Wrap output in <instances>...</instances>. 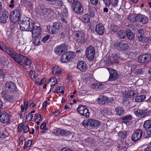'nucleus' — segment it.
Wrapping results in <instances>:
<instances>
[{"mask_svg": "<svg viewBox=\"0 0 151 151\" xmlns=\"http://www.w3.org/2000/svg\"><path fill=\"white\" fill-rule=\"evenodd\" d=\"M33 22L32 19L28 17L24 18L20 24V28L22 31H32Z\"/></svg>", "mask_w": 151, "mask_h": 151, "instance_id": "1", "label": "nucleus"}, {"mask_svg": "<svg viewBox=\"0 0 151 151\" xmlns=\"http://www.w3.org/2000/svg\"><path fill=\"white\" fill-rule=\"evenodd\" d=\"M20 10H14L10 13V18L12 23H15L18 21L20 15Z\"/></svg>", "mask_w": 151, "mask_h": 151, "instance_id": "2", "label": "nucleus"}, {"mask_svg": "<svg viewBox=\"0 0 151 151\" xmlns=\"http://www.w3.org/2000/svg\"><path fill=\"white\" fill-rule=\"evenodd\" d=\"M86 56L89 60H92L93 59L95 56V50L93 46H88L86 50Z\"/></svg>", "mask_w": 151, "mask_h": 151, "instance_id": "3", "label": "nucleus"}, {"mask_svg": "<svg viewBox=\"0 0 151 151\" xmlns=\"http://www.w3.org/2000/svg\"><path fill=\"white\" fill-rule=\"evenodd\" d=\"M71 7L73 10L78 14H81L83 11L82 5L80 2L78 1L74 4H72Z\"/></svg>", "mask_w": 151, "mask_h": 151, "instance_id": "4", "label": "nucleus"}, {"mask_svg": "<svg viewBox=\"0 0 151 151\" xmlns=\"http://www.w3.org/2000/svg\"><path fill=\"white\" fill-rule=\"evenodd\" d=\"M67 49L68 46L66 44L63 43L57 46L55 48L54 52L56 54L60 55L62 53H64Z\"/></svg>", "mask_w": 151, "mask_h": 151, "instance_id": "5", "label": "nucleus"}, {"mask_svg": "<svg viewBox=\"0 0 151 151\" xmlns=\"http://www.w3.org/2000/svg\"><path fill=\"white\" fill-rule=\"evenodd\" d=\"M137 36L138 40L142 43L148 42L149 40V38L144 36V32L143 29H141L138 31Z\"/></svg>", "mask_w": 151, "mask_h": 151, "instance_id": "6", "label": "nucleus"}, {"mask_svg": "<svg viewBox=\"0 0 151 151\" xmlns=\"http://www.w3.org/2000/svg\"><path fill=\"white\" fill-rule=\"evenodd\" d=\"M77 110L78 112L82 115L86 117L89 116L90 113L86 106L80 105L77 108Z\"/></svg>", "mask_w": 151, "mask_h": 151, "instance_id": "7", "label": "nucleus"}, {"mask_svg": "<svg viewBox=\"0 0 151 151\" xmlns=\"http://www.w3.org/2000/svg\"><path fill=\"white\" fill-rule=\"evenodd\" d=\"M0 120L2 123L9 124L10 123V119L8 114L5 111L1 112Z\"/></svg>", "mask_w": 151, "mask_h": 151, "instance_id": "8", "label": "nucleus"}, {"mask_svg": "<svg viewBox=\"0 0 151 151\" xmlns=\"http://www.w3.org/2000/svg\"><path fill=\"white\" fill-rule=\"evenodd\" d=\"M137 60L140 63L148 62L151 60V55L150 54H147L140 55Z\"/></svg>", "mask_w": 151, "mask_h": 151, "instance_id": "9", "label": "nucleus"}, {"mask_svg": "<svg viewBox=\"0 0 151 151\" xmlns=\"http://www.w3.org/2000/svg\"><path fill=\"white\" fill-rule=\"evenodd\" d=\"M107 69L110 74L108 81H112L116 80L118 77L119 75L118 73L116 70L111 68H108Z\"/></svg>", "mask_w": 151, "mask_h": 151, "instance_id": "10", "label": "nucleus"}, {"mask_svg": "<svg viewBox=\"0 0 151 151\" xmlns=\"http://www.w3.org/2000/svg\"><path fill=\"white\" fill-rule=\"evenodd\" d=\"M142 135V131L140 129H138L135 131L132 134L131 139L132 140L136 142L139 139Z\"/></svg>", "mask_w": 151, "mask_h": 151, "instance_id": "11", "label": "nucleus"}, {"mask_svg": "<svg viewBox=\"0 0 151 151\" xmlns=\"http://www.w3.org/2000/svg\"><path fill=\"white\" fill-rule=\"evenodd\" d=\"M9 13L7 11L3 9L0 12V22L4 23L6 22L8 18Z\"/></svg>", "mask_w": 151, "mask_h": 151, "instance_id": "12", "label": "nucleus"}, {"mask_svg": "<svg viewBox=\"0 0 151 151\" xmlns=\"http://www.w3.org/2000/svg\"><path fill=\"white\" fill-rule=\"evenodd\" d=\"M85 38V36L84 32H78L75 35V39L77 42L79 43L83 42Z\"/></svg>", "mask_w": 151, "mask_h": 151, "instance_id": "13", "label": "nucleus"}, {"mask_svg": "<svg viewBox=\"0 0 151 151\" xmlns=\"http://www.w3.org/2000/svg\"><path fill=\"white\" fill-rule=\"evenodd\" d=\"M6 88H8L11 92L13 93L16 91L17 87L16 84L14 82L9 81L6 82L5 84Z\"/></svg>", "mask_w": 151, "mask_h": 151, "instance_id": "14", "label": "nucleus"}, {"mask_svg": "<svg viewBox=\"0 0 151 151\" xmlns=\"http://www.w3.org/2000/svg\"><path fill=\"white\" fill-rule=\"evenodd\" d=\"M150 112L149 111L137 110L135 111V114L138 117L143 118L148 115Z\"/></svg>", "mask_w": 151, "mask_h": 151, "instance_id": "15", "label": "nucleus"}, {"mask_svg": "<svg viewBox=\"0 0 151 151\" xmlns=\"http://www.w3.org/2000/svg\"><path fill=\"white\" fill-rule=\"evenodd\" d=\"M137 21L143 24L147 23L148 21V18L145 15L138 14L137 15Z\"/></svg>", "mask_w": 151, "mask_h": 151, "instance_id": "16", "label": "nucleus"}, {"mask_svg": "<svg viewBox=\"0 0 151 151\" xmlns=\"http://www.w3.org/2000/svg\"><path fill=\"white\" fill-rule=\"evenodd\" d=\"M62 69L58 66L56 65L52 68V73L55 76H59L61 75Z\"/></svg>", "mask_w": 151, "mask_h": 151, "instance_id": "17", "label": "nucleus"}, {"mask_svg": "<svg viewBox=\"0 0 151 151\" xmlns=\"http://www.w3.org/2000/svg\"><path fill=\"white\" fill-rule=\"evenodd\" d=\"M96 31L99 35H102L104 33V28L102 24H99L96 25Z\"/></svg>", "mask_w": 151, "mask_h": 151, "instance_id": "18", "label": "nucleus"}, {"mask_svg": "<svg viewBox=\"0 0 151 151\" xmlns=\"http://www.w3.org/2000/svg\"><path fill=\"white\" fill-rule=\"evenodd\" d=\"M77 67L81 71L84 72L87 68V64L85 62L81 61L78 63Z\"/></svg>", "mask_w": 151, "mask_h": 151, "instance_id": "19", "label": "nucleus"}, {"mask_svg": "<svg viewBox=\"0 0 151 151\" xmlns=\"http://www.w3.org/2000/svg\"><path fill=\"white\" fill-rule=\"evenodd\" d=\"M117 47L121 50H125L128 48V44L127 43H125L124 41H122L118 42L117 44Z\"/></svg>", "mask_w": 151, "mask_h": 151, "instance_id": "20", "label": "nucleus"}, {"mask_svg": "<svg viewBox=\"0 0 151 151\" xmlns=\"http://www.w3.org/2000/svg\"><path fill=\"white\" fill-rule=\"evenodd\" d=\"M100 125V122L96 120L92 119L91 121L90 128L92 129H96L99 128Z\"/></svg>", "mask_w": 151, "mask_h": 151, "instance_id": "21", "label": "nucleus"}, {"mask_svg": "<svg viewBox=\"0 0 151 151\" xmlns=\"http://www.w3.org/2000/svg\"><path fill=\"white\" fill-rule=\"evenodd\" d=\"M120 56L117 55L112 54L110 57V61L112 64H115L119 63Z\"/></svg>", "mask_w": 151, "mask_h": 151, "instance_id": "22", "label": "nucleus"}, {"mask_svg": "<svg viewBox=\"0 0 151 151\" xmlns=\"http://www.w3.org/2000/svg\"><path fill=\"white\" fill-rule=\"evenodd\" d=\"M32 33L33 35L39 36L41 32V28L40 27L33 26L32 29Z\"/></svg>", "mask_w": 151, "mask_h": 151, "instance_id": "23", "label": "nucleus"}, {"mask_svg": "<svg viewBox=\"0 0 151 151\" xmlns=\"http://www.w3.org/2000/svg\"><path fill=\"white\" fill-rule=\"evenodd\" d=\"M105 5L107 6H109L111 4L114 6L117 5L118 0H103Z\"/></svg>", "mask_w": 151, "mask_h": 151, "instance_id": "24", "label": "nucleus"}, {"mask_svg": "<svg viewBox=\"0 0 151 151\" xmlns=\"http://www.w3.org/2000/svg\"><path fill=\"white\" fill-rule=\"evenodd\" d=\"M19 54L17 55L16 52H14L13 55L11 56V57L13 59L14 61L19 64L21 65H23V63L22 61L20 60L19 57Z\"/></svg>", "mask_w": 151, "mask_h": 151, "instance_id": "25", "label": "nucleus"}, {"mask_svg": "<svg viewBox=\"0 0 151 151\" xmlns=\"http://www.w3.org/2000/svg\"><path fill=\"white\" fill-rule=\"evenodd\" d=\"M132 116L131 115H128L123 117L122 118L123 122L126 124H129L130 121L132 119Z\"/></svg>", "mask_w": 151, "mask_h": 151, "instance_id": "26", "label": "nucleus"}, {"mask_svg": "<svg viewBox=\"0 0 151 151\" xmlns=\"http://www.w3.org/2000/svg\"><path fill=\"white\" fill-rule=\"evenodd\" d=\"M106 96L101 95L98 98L97 102L101 104H104L106 103Z\"/></svg>", "mask_w": 151, "mask_h": 151, "instance_id": "27", "label": "nucleus"}, {"mask_svg": "<svg viewBox=\"0 0 151 151\" xmlns=\"http://www.w3.org/2000/svg\"><path fill=\"white\" fill-rule=\"evenodd\" d=\"M34 117L35 122L37 123V125H38L40 122L42 120L41 114H35Z\"/></svg>", "mask_w": 151, "mask_h": 151, "instance_id": "28", "label": "nucleus"}, {"mask_svg": "<svg viewBox=\"0 0 151 151\" xmlns=\"http://www.w3.org/2000/svg\"><path fill=\"white\" fill-rule=\"evenodd\" d=\"M146 97V96L144 95L137 96L135 98V101L137 102H142L145 99Z\"/></svg>", "mask_w": 151, "mask_h": 151, "instance_id": "29", "label": "nucleus"}, {"mask_svg": "<svg viewBox=\"0 0 151 151\" xmlns=\"http://www.w3.org/2000/svg\"><path fill=\"white\" fill-rule=\"evenodd\" d=\"M3 51H5L10 56H11L14 52L13 50L11 48H9L6 46H4Z\"/></svg>", "mask_w": 151, "mask_h": 151, "instance_id": "30", "label": "nucleus"}, {"mask_svg": "<svg viewBox=\"0 0 151 151\" xmlns=\"http://www.w3.org/2000/svg\"><path fill=\"white\" fill-rule=\"evenodd\" d=\"M115 111L116 114L118 115L122 116L124 114V110L120 107H116L115 109Z\"/></svg>", "mask_w": 151, "mask_h": 151, "instance_id": "31", "label": "nucleus"}, {"mask_svg": "<svg viewBox=\"0 0 151 151\" xmlns=\"http://www.w3.org/2000/svg\"><path fill=\"white\" fill-rule=\"evenodd\" d=\"M47 30L50 33L52 34H56L58 31L57 29L52 26V27L49 26L47 27Z\"/></svg>", "mask_w": 151, "mask_h": 151, "instance_id": "32", "label": "nucleus"}, {"mask_svg": "<svg viewBox=\"0 0 151 151\" xmlns=\"http://www.w3.org/2000/svg\"><path fill=\"white\" fill-rule=\"evenodd\" d=\"M82 20L84 23H88L90 20V16L88 14H86L82 17Z\"/></svg>", "mask_w": 151, "mask_h": 151, "instance_id": "33", "label": "nucleus"}, {"mask_svg": "<svg viewBox=\"0 0 151 151\" xmlns=\"http://www.w3.org/2000/svg\"><path fill=\"white\" fill-rule=\"evenodd\" d=\"M130 40H133L134 37L133 32L130 30H127L126 32V36Z\"/></svg>", "mask_w": 151, "mask_h": 151, "instance_id": "34", "label": "nucleus"}, {"mask_svg": "<svg viewBox=\"0 0 151 151\" xmlns=\"http://www.w3.org/2000/svg\"><path fill=\"white\" fill-rule=\"evenodd\" d=\"M33 43L35 45L38 46L40 45V39L39 36L35 35Z\"/></svg>", "mask_w": 151, "mask_h": 151, "instance_id": "35", "label": "nucleus"}, {"mask_svg": "<svg viewBox=\"0 0 151 151\" xmlns=\"http://www.w3.org/2000/svg\"><path fill=\"white\" fill-rule=\"evenodd\" d=\"M92 121V119H89L84 121L82 123L83 126L85 127H87L89 126L90 127L91 121Z\"/></svg>", "mask_w": 151, "mask_h": 151, "instance_id": "36", "label": "nucleus"}, {"mask_svg": "<svg viewBox=\"0 0 151 151\" xmlns=\"http://www.w3.org/2000/svg\"><path fill=\"white\" fill-rule=\"evenodd\" d=\"M137 15L135 16L134 14H132L128 16V19L131 22H133L137 21Z\"/></svg>", "mask_w": 151, "mask_h": 151, "instance_id": "37", "label": "nucleus"}, {"mask_svg": "<svg viewBox=\"0 0 151 151\" xmlns=\"http://www.w3.org/2000/svg\"><path fill=\"white\" fill-rule=\"evenodd\" d=\"M68 62L70 61L74 57V53L72 52H66Z\"/></svg>", "mask_w": 151, "mask_h": 151, "instance_id": "38", "label": "nucleus"}, {"mask_svg": "<svg viewBox=\"0 0 151 151\" xmlns=\"http://www.w3.org/2000/svg\"><path fill=\"white\" fill-rule=\"evenodd\" d=\"M62 24L61 23L59 22H56L54 23L52 25L58 31L62 27Z\"/></svg>", "mask_w": 151, "mask_h": 151, "instance_id": "39", "label": "nucleus"}, {"mask_svg": "<svg viewBox=\"0 0 151 151\" xmlns=\"http://www.w3.org/2000/svg\"><path fill=\"white\" fill-rule=\"evenodd\" d=\"M118 35L121 39H124L126 37V32L120 30L118 32Z\"/></svg>", "mask_w": 151, "mask_h": 151, "instance_id": "40", "label": "nucleus"}, {"mask_svg": "<svg viewBox=\"0 0 151 151\" xmlns=\"http://www.w3.org/2000/svg\"><path fill=\"white\" fill-rule=\"evenodd\" d=\"M60 60L61 63H66L68 62L66 52L62 54L60 58Z\"/></svg>", "mask_w": 151, "mask_h": 151, "instance_id": "41", "label": "nucleus"}, {"mask_svg": "<svg viewBox=\"0 0 151 151\" xmlns=\"http://www.w3.org/2000/svg\"><path fill=\"white\" fill-rule=\"evenodd\" d=\"M143 126L144 128L148 129L151 127V120H148L145 121Z\"/></svg>", "mask_w": 151, "mask_h": 151, "instance_id": "42", "label": "nucleus"}, {"mask_svg": "<svg viewBox=\"0 0 151 151\" xmlns=\"http://www.w3.org/2000/svg\"><path fill=\"white\" fill-rule=\"evenodd\" d=\"M127 133L126 132H119L118 134V136L121 140L125 139L127 136Z\"/></svg>", "mask_w": 151, "mask_h": 151, "instance_id": "43", "label": "nucleus"}, {"mask_svg": "<svg viewBox=\"0 0 151 151\" xmlns=\"http://www.w3.org/2000/svg\"><path fill=\"white\" fill-rule=\"evenodd\" d=\"M144 69L143 68H140L137 70L135 74L136 76H139V75L143 74L144 73Z\"/></svg>", "mask_w": 151, "mask_h": 151, "instance_id": "44", "label": "nucleus"}, {"mask_svg": "<svg viewBox=\"0 0 151 151\" xmlns=\"http://www.w3.org/2000/svg\"><path fill=\"white\" fill-rule=\"evenodd\" d=\"M144 137L145 138H148L151 136V130L149 129L146 130L144 133Z\"/></svg>", "mask_w": 151, "mask_h": 151, "instance_id": "45", "label": "nucleus"}, {"mask_svg": "<svg viewBox=\"0 0 151 151\" xmlns=\"http://www.w3.org/2000/svg\"><path fill=\"white\" fill-rule=\"evenodd\" d=\"M65 133V131L64 130L58 129L56 131V134L57 135H64Z\"/></svg>", "mask_w": 151, "mask_h": 151, "instance_id": "46", "label": "nucleus"}, {"mask_svg": "<svg viewBox=\"0 0 151 151\" xmlns=\"http://www.w3.org/2000/svg\"><path fill=\"white\" fill-rule=\"evenodd\" d=\"M49 82L52 83L51 86H54L57 83V80L56 78H52L49 80Z\"/></svg>", "mask_w": 151, "mask_h": 151, "instance_id": "47", "label": "nucleus"}, {"mask_svg": "<svg viewBox=\"0 0 151 151\" xmlns=\"http://www.w3.org/2000/svg\"><path fill=\"white\" fill-rule=\"evenodd\" d=\"M32 141L31 140H29L27 142H26L24 144L23 147V149H26V148L29 147L32 144Z\"/></svg>", "mask_w": 151, "mask_h": 151, "instance_id": "48", "label": "nucleus"}, {"mask_svg": "<svg viewBox=\"0 0 151 151\" xmlns=\"http://www.w3.org/2000/svg\"><path fill=\"white\" fill-rule=\"evenodd\" d=\"M60 20L63 22L65 23H67L68 22V20L66 16H62V15H60Z\"/></svg>", "mask_w": 151, "mask_h": 151, "instance_id": "49", "label": "nucleus"}, {"mask_svg": "<svg viewBox=\"0 0 151 151\" xmlns=\"http://www.w3.org/2000/svg\"><path fill=\"white\" fill-rule=\"evenodd\" d=\"M6 74V73L4 72L1 68H0V78L4 79L5 77V76Z\"/></svg>", "mask_w": 151, "mask_h": 151, "instance_id": "50", "label": "nucleus"}, {"mask_svg": "<svg viewBox=\"0 0 151 151\" xmlns=\"http://www.w3.org/2000/svg\"><path fill=\"white\" fill-rule=\"evenodd\" d=\"M63 87L62 86L58 87L56 89L55 92L57 93H60L63 94L64 93V91L63 90Z\"/></svg>", "mask_w": 151, "mask_h": 151, "instance_id": "51", "label": "nucleus"}, {"mask_svg": "<svg viewBox=\"0 0 151 151\" xmlns=\"http://www.w3.org/2000/svg\"><path fill=\"white\" fill-rule=\"evenodd\" d=\"M33 114H31L29 113L27 115L26 118L27 121H30L33 119Z\"/></svg>", "mask_w": 151, "mask_h": 151, "instance_id": "52", "label": "nucleus"}, {"mask_svg": "<svg viewBox=\"0 0 151 151\" xmlns=\"http://www.w3.org/2000/svg\"><path fill=\"white\" fill-rule=\"evenodd\" d=\"M134 95V93L132 91H131L129 92H128L125 95L126 97L127 98H131Z\"/></svg>", "mask_w": 151, "mask_h": 151, "instance_id": "53", "label": "nucleus"}, {"mask_svg": "<svg viewBox=\"0 0 151 151\" xmlns=\"http://www.w3.org/2000/svg\"><path fill=\"white\" fill-rule=\"evenodd\" d=\"M57 4L59 7H61L63 6H65L64 5H63V3L62 0H58Z\"/></svg>", "mask_w": 151, "mask_h": 151, "instance_id": "54", "label": "nucleus"}, {"mask_svg": "<svg viewBox=\"0 0 151 151\" xmlns=\"http://www.w3.org/2000/svg\"><path fill=\"white\" fill-rule=\"evenodd\" d=\"M29 75L33 80L35 79V75L34 72L32 70H31L29 73Z\"/></svg>", "mask_w": 151, "mask_h": 151, "instance_id": "55", "label": "nucleus"}, {"mask_svg": "<svg viewBox=\"0 0 151 151\" xmlns=\"http://www.w3.org/2000/svg\"><path fill=\"white\" fill-rule=\"evenodd\" d=\"M94 9H93V10H92L91 9H89V12H90V15L92 17H94L95 15V11L94 10Z\"/></svg>", "mask_w": 151, "mask_h": 151, "instance_id": "56", "label": "nucleus"}, {"mask_svg": "<svg viewBox=\"0 0 151 151\" xmlns=\"http://www.w3.org/2000/svg\"><path fill=\"white\" fill-rule=\"evenodd\" d=\"M6 98L7 100L10 102L13 101L14 100V97L12 96H7Z\"/></svg>", "mask_w": 151, "mask_h": 151, "instance_id": "57", "label": "nucleus"}, {"mask_svg": "<svg viewBox=\"0 0 151 151\" xmlns=\"http://www.w3.org/2000/svg\"><path fill=\"white\" fill-rule=\"evenodd\" d=\"M98 87H97V90H99L102 89L104 88L103 84L99 82H98Z\"/></svg>", "mask_w": 151, "mask_h": 151, "instance_id": "58", "label": "nucleus"}, {"mask_svg": "<svg viewBox=\"0 0 151 151\" xmlns=\"http://www.w3.org/2000/svg\"><path fill=\"white\" fill-rule=\"evenodd\" d=\"M19 56L20 59L24 61V62L28 59L26 57L24 56L21 54H19Z\"/></svg>", "mask_w": 151, "mask_h": 151, "instance_id": "59", "label": "nucleus"}, {"mask_svg": "<svg viewBox=\"0 0 151 151\" xmlns=\"http://www.w3.org/2000/svg\"><path fill=\"white\" fill-rule=\"evenodd\" d=\"M99 82L97 81L96 82L93 84L91 86V88L93 89H95L97 90V87H98Z\"/></svg>", "mask_w": 151, "mask_h": 151, "instance_id": "60", "label": "nucleus"}, {"mask_svg": "<svg viewBox=\"0 0 151 151\" xmlns=\"http://www.w3.org/2000/svg\"><path fill=\"white\" fill-rule=\"evenodd\" d=\"M23 124L22 123H21L19 124L18 127V130L19 132H22V127H23Z\"/></svg>", "mask_w": 151, "mask_h": 151, "instance_id": "61", "label": "nucleus"}, {"mask_svg": "<svg viewBox=\"0 0 151 151\" xmlns=\"http://www.w3.org/2000/svg\"><path fill=\"white\" fill-rule=\"evenodd\" d=\"M50 36L49 35H47V36H45L42 39V41L44 42H45L49 38Z\"/></svg>", "mask_w": 151, "mask_h": 151, "instance_id": "62", "label": "nucleus"}, {"mask_svg": "<svg viewBox=\"0 0 151 151\" xmlns=\"http://www.w3.org/2000/svg\"><path fill=\"white\" fill-rule=\"evenodd\" d=\"M29 129L28 125H25L23 128V130L24 133L27 132L29 130Z\"/></svg>", "mask_w": 151, "mask_h": 151, "instance_id": "63", "label": "nucleus"}, {"mask_svg": "<svg viewBox=\"0 0 151 151\" xmlns=\"http://www.w3.org/2000/svg\"><path fill=\"white\" fill-rule=\"evenodd\" d=\"M60 151H73L71 150L67 147H64L61 149Z\"/></svg>", "mask_w": 151, "mask_h": 151, "instance_id": "64", "label": "nucleus"}]
</instances>
